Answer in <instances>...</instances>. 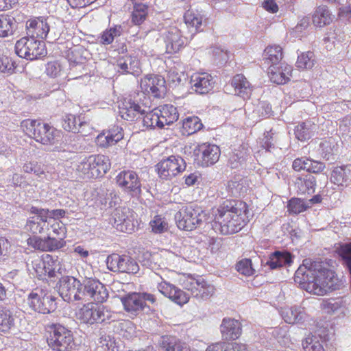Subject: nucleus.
Returning <instances> with one entry per match:
<instances>
[{"instance_id": "nucleus-4", "label": "nucleus", "mask_w": 351, "mask_h": 351, "mask_svg": "<svg viewBox=\"0 0 351 351\" xmlns=\"http://www.w3.org/2000/svg\"><path fill=\"white\" fill-rule=\"evenodd\" d=\"M110 167V159L105 155H92L82 160L76 168L80 177L84 179L103 176Z\"/></svg>"}, {"instance_id": "nucleus-61", "label": "nucleus", "mask_w": 351, "mask_h": 351, "mask_svg": "<svg viewBox=\"0 0 351 351\" xmlns=\"http://www.w3.org/2000/svg\"><path fill=\"white\" fill-rule=\"evenodd\" d=\"M14 62L7 56H0V71L10 74L14 69Z\"/></svg>"}, {"instance_id": "nucleus-20", "label": "nucleus", "mask_w": 351, "mask_h": 351, "mask_svg": "<svg viewBox=\"0 0 351 351\" xmlns=\"http://www.w3.org/2000/svg\"><path fill=\"white\" fill-rule=\"evenodd\" d=\"M141 86L145 92L157 98L163 97L167 91L164 77L158 75L146 76L141 80Z\"/></svg>"}, {"instance_id": "nucleus-48", "label": "nucleus", "mask_w": 351, "mask_h": 351, "mask_svg": "<svg viewBox=\"0 0 351 351\" xmlns=\"http://www.w3.org/2000/svg\"><path fill=\"white\" fill-rule=\"evenodd\" d=\"M143 123L144 126L150 128H163L162 122L160 120V117L157 113V110L155 109L153 111H148L146 109V112L142 116Z\"/></svg>"}, {"instance_id": "nucleus-40", "label": "nucleus", "mask_w": 351, "mask_h": 351, "mask_svg": "<svg viewBox=\"0 0 351 351\" xmlns=\"http://www.w3.org/2000/svg\"><path fill=\"white\" fill-rule=\"evenodd\" d=\"M317 130V125L311 121H306L298 125L295 128L296 138L300 141L310 139Z\"/></svg>"}, {"instance_id": "nucleus-6", "label": "nucleus", "mask_w": 351, "mask_h": 351, "mask_svg": "<svg viewBox=\"0 0 351 351\" xmlns=\"http://www.w3.org/2000/svg\"><path fill=\"white\" fill-rule=\"evenodd\" d=\"M178 227L186 231H191L203 222L208 223V217L202 208L186 206L182 207L175 215Z\"/></svg>"}, {"instance_id": "nucleus-36", "label": "nucleus", "mask_w": 351, "mask_h": 351, "mask_svg": "<svg viewBox=\"0 0 351 351\" xmlns=\"http://www.w3.org/2000/svg\"><path fill=\"white\" fill-rule=\"evenodd\" d=\"M280 315L285 322L295 324L304 319L305 313L299 306H285L281 308Z\"/></svg>"}, {"instance_id": "nucleus-22", "label": "nucleus", "mask_w": 351, "mask_h": 351, "mask_svg": "<svg viewBox=\"0 0 351 351\" xmlns=\"http://www.w3.org/2000/svg\"><path fill=\"white\" fill-rule=\"evenodd\" d=\"M31 263L27 262V268L32 274H35L39 279H44L47 276L53 278L56 276L54 269L51 267L49 263H46L38 256L31 258Z\"/></svg>"}, {"instance_id": "nucleus-60", "label": "nucleus", "mask_w": 351, "mask_h": 351, "mask_svg": "<svg viewBox=\"0 0 351 351\" xmlns=\"http://www.w3.org/2000/svg\"><path fill=\"white\" fill-rule=\"evenodd\" d=\"M152 232L160 234L167 230V223L160 216H156L149 223Z\"/></svg>"}, {"instance_id": "nucleus-63", "label": "nucleus", "mask_w": 351, "mask_h": 351, "mask_svg": "<svg viewBox=\"0 0 351 351\" xmlns=\"http://www.w3.org/2000/svg\"><path fill=\"white\" fill-rule=\"evenodd\" d=\"M339 130L343 134H348L351 131V118L345 117L339 123Z\"/></svg>"}, {"instance_id": "nucleus-37", "label": "nucleus", "mask_w": 351, "mask_h": 351, "mask_svg": "<svg viewBox=\"0 0 351 351\" xmlns=\"http://www.w3.org/2000/svg\"><path fill=\"white\" fill-rule=\"evenodd\" d=\"M157 110V113L160 117V120L162 122V127L169 125L178 119L179 114L177 108L173 105L165 104L160 106Z\"/></svg>"}, {"instance_id": "nucleus-18", "label": "nucleus", "mask_w": 351, "mask_h": 351, "mask_svg": "<svg viewBox=\"0 0 351 351\" xmlns=\"http://www.w3.org/2000/svg\"><path fill=\"white\" fill-rule=\"evenodd\" d=\"M117 183L132 196L141 193V183L137 173L133 171H122L117 176Z\"/></svg>"}, {"instance_id": "nucleus-58", "label": "nucleus", "mask_w": 351, "mask_h": 351, "mask_svg": "<svg viewBox=\"0 0 351 351\" xmlns=\"http://www.w3.org/2000/svg\"><path fill=\"white\" fill-rule=\"evenodd\" d=\"M253 113L260 118L269 117L272 114L271 106L267 101H260Z\"/></svg>"}, {"instance_id": "nucleus-54", "label": "nucleus", "mask_w": 351, "mask_h": 351, "mask_svg": "<svg viewBox=\"0 0 351 351\" xmlns=\"http://www.w3.org/2000/svg\"><path fill=\"white\" fill-rule=\"evenodd\" d=\"M236 269L239 274L245 276H252L255 272L252 261L249 258H243L239 261L236 265Z\"/></svg>"}, {"instance_id": "nucleus-1", "label": "nucleus", "mask_w": 351, "mask_h": 351, "mask_svg": "<svg viewBox=\"0 0 351 351\" xmlns=\"http://www.w3.org/2000/svg\"><path fill=\"white\" fill-rule=\"evenodd\" d=\"M294 281L307 292L324 295L339 289L340 282L326 263L305 259L296 270Z\"/></svg>"}, {"instance_id": "nucleus-15", "label": "nucleus", "mask_w": 351, "mask_h": 351, "mask_svg": "<svg viewBox=\"0 0 351 351\" xmlns=\"http://www.w3.org/2000/svg\"><path fill=\"white\" fill-rule=\"evenodd\" d=\"M184 288L191 292V296L199 300H206L215 293V287L204 278H190L184 282Z\"/></svg>"}, {"instance_id": "nucleus-33", "label": "nucleus", "mask_w": 351, "mask_h": 351, "mask_svg": "<svg viewBox=\"0 0 351 351\" xmlns=\"http://www.w3.org/2000/svg\"><path fill=\"white\" fill-rule=\"evenodd\" d=\"M231 86L234 88V94L243 99L249 98L252 94V86L242 74H237L233 77Z\"/></svg>"}, {"instance_id": "nucleus-56", "label": "nucleus", "mask_w": 351, "mask_h": 351, "mask_svg": "<svg viewBox=\"0 0 351 351\" xmlns=\"http://www.w3.org/2000/svg\"><path fill=\"white\" fill-rule=\"evenodd\" d=\"M23 170L27 173H33L38 178H42L45 175V171L40 164L36 161H29L25 162L23 166Z\"/></svg>"}, {"instance_id": "nucleus-2", "label": "nucleus", "mask_w": 351, "mask_h": 351, "mask_svg": "<svg viewBox=\"0 0 351 351\" xmlns=\"http://www.w3.org/2000/svg\"><path fill=\"white\" fill-rule=\"evenodd\" d=\"M215 220L210 223L216 232L227 235L239 232L244 226L242 208H238L234 202L227 201L217 209Z\"/></svg>"}, {"instance_id": "nucleus-44", "label": "nucleus", "mask_w": 351, "mask_h": 351, "mask_svg": "<svg viewBox=\"0 0 351 351\" xmlns=\"http://www.w3.org/2000/svg\"><path fill=\"white\" fill-rule=\"evenodd\" d=\"M295 186L302 194L314 193L316 186L315 178L311 175L306 176L303 179L298 178L295 181Z\"/></svg>"}, {"instance_id": "nucleus-55", "label": "nucleus", "mask_w": 351, "mask_h": 351, "mask_svg": "<svg viewBox=\"0 0 351 351\" xmlns=\"http://www.w3.org/2000/svg\"><path fill=\"white\" fill-rule=\"evenodd\" d=\"M302 347L304 351H324L323 346L315 336L306 337L302 341Z\"/></svg>"}, {"instance_id": "nucleus-14", "label": "nucleus", "mask_w": 351, "mask_h": 351, "mask_svg": "<svg viewBox=\"0 0 351 351\" xmlns=\"http://www.w3.org/2000/svg\"><path fill=\"white\" fill-rule=\"evenodd\" d=\"M106 265L113 272L135 274L139 271L136 261L127 255L112 254L106 258Z\"/></svg>"}, {"instance_id": "nucleus-7", "label": "nucleus", "mask_w": 351, "mask_h": 351, "mask_svg": "<svg viewBox=\"0 0 351 351\" xmlns=\"http://www.w3.org/2000/svg\"><path fill=\"white\" fill-rule=\"evenodd\" d=\"M147 101L143 92L130 95L124 99L122 106L119 108L120 116L128 121H135L141 119L146 112Z\"/></svg>"}, {"instance_id": "nucleus-38", "label": "nucleus", "mask_w": 351, "mask_h": 351, "mask_svg": "<svg viewBox=\"0 0 351 351\" xmlns=\"http://www.w3.org/2000/svg\"><path fill=\"white\" fill-rule=\"evenodd\" d=\"M34 215L35 216L29 217L27 220L25 228L34 234H40L47 230L49 222L45 217H41V214Z\"/></svg>"}, {"instance_id": "nucleus-52", "label": "nucleus", "mask_w": 351, "mask_h": 351, "mask_svg": "<svg viewBox=\"0 0 351 351\" xmlns=\"http://www.w3.org/2000/svg\"><path fill=\"white\" fill-rule=\"evenodd\" d=\"M315 62L314 53L311 51H307L298 56L296 66L299 69H311L314 66Z\"/></svg>"}, {"instance_id": "nucleus-16", "label": "nucleus", "mask_w": 351, "mask_h": 351, "mask_svg": "<svg viewBox=\"0 0 351 351\" xmlns=\"http://www.w3.org/2000/svg\"><path fill=\"white\" fill-rule=\"evenodd\" d=\"M134 213L128 207L116 208L111 214L110 221L118 230L130 233L134 230Z\"/></svg>"}, {"instance_id": "nucleus-31", "label": "nucleus", "mask_w": 351, "mask_h": 351, "mask_svg": "<svg viewBox=\"0 0 351 351\" xmlns=\"http://www.w3.org/2000/svg\"><path fill=\"white\" fill-rule=\"evenodd\" d=\"M250 155V149L244 145H240L232 150L228 159V165L232 169L243 168Z\"/></svg>"}, {"instance_id": "nucleus-51", "label": "nucleus", "mask_w": 351, "mask_h": 351, "mask_svg": "<svg viewBox=\"0 0 351 351\" xmlns=\"http://www.w3.org/2000/svg\"><path fill=\"white\" fill-rule=\"evenodd\" d=\"M121 25H115L113 27L106 29L100 36V42L103 45L111 44L114 38L120 36L122 33Z\"/></svg>"}, {"instance_id": "nucleus-41", "label": "nucleus", "mask_w": 351, "mask_h": 351, "mask_svg": "<svg viewBox=\"0 0 351 351\" xmlns=\"http://www.w3.org/2000/svg\"><path fill=\"white\" fill-rule=\"evenodd\" d=\"M312 19L315 26L322 27L329 25L332 21V17L328 7L322 5L316 8Z\"/></svg>"}, {"instance_id": "nucleus-9", "label": "nucleus", "mask_w": 351, "mask_h": 351, "mask_svg": "<svg viewBox=\"0 0 351 351\" xmlns=\"http://www.w3.org/2000/svg\"><path fill=\"white\" fill-rule=\"evenodd\" d=\"M15 52L21 58L34 60L47 55L45 43L40 40L24 36L16 41Z\"/></svg>"}, {"instance_id": "nucleus-21", "label": "nucleus", "mask_w": 351, "mask_h": 351, "mask_svg": "<svg viewBox=\"0 0 351 351\" xmlns=\"http://www.w3.org/2000/svg\"><path fill=\"white\" fill-rule=\"evenodd\" d=\"M157 289L163 295L179 305L187 303L189 300L188 293L165 280L158 282Z\"/></svg>"}, {"instance_id": "nucleus-62", "label": "nucleus", "mask_w": 351, "mask_h": 351, "mask_svg": "<svg viewBox=\"0 0 351 351\" xmlns=\"http://www.w3.org/2000/svg\"><path fill=\"white\" fill-rule=\"evenodd\" d=\"M60 71V64L57 62H49L46 65V73L50 77H56Z\"/></svg>"}, {"instance_id": "nucleus-43", "label": "nucleus", "mask_w": 351, "mask_h": 351, "mask_svg": "<svg viewBox=\"0 0 351 351\" xmlns=\"http://www.w3.org/2000/svg\"><path fill=\"white\" fill-rule=\"evenodd\" d=\"M280 46L267 47L263 53V60L270 66H277L282 58V51Z\"/></svg>"}, {"instance_id": "nucleus-3", "label": "nucleus", "mask_w": 351, "mask_h": 351, "mask_svg": "<svg viewBox=\"0 0 351 351\" xmlns=\"http://www.w3.org/2000/svg\"><path fill=\"white\" fill-rule=\"evenodd\" d=\"M21 128L26 134L43 145H53L60 141V132L40 121L24 120Z\"/></svg>"}, {"instance_id": "nucleus-53", "label": "nucleus", "mask_w": 351, "mask_h": 351, "mask_svg": "<svg viewBox=\"0 0 351 351\" xmlns=\"http://www.w3.org/2000/svg\"><path fill=\"white\" fill-rule=\"evenodd\" d=\"M310 207L311 204H306V202L300 198H292L288 204L289 211L294 214H299Z\"/></svg>"}, {"instance_id": "nucleus-30", "label": "nucleus", "mask_w": 351, "mask_h": 351, "mask_svg": "<svg viewBox=\"0 0 351 351\" xmlns=\"http://www.w3.org/2000/svg\"><path fill=\"white\" fill-rule=\"evenodd\" d=\"M292 68L291 66L280 63V66H269L268 74L271 82L277 84L287 83L291 75Z\"/></svg>"}, {"instance_id": "nucleus-26", "label": "nucleus", "mask_w": 351, "mask_h": 351, "mask_svg": "<svg viewBox=\"0 0 351 351\" xmlns=\"http://www.w3.org/2000/svg\"><path fill=\"white\" fill-rule=\"evenodd\" d=\"M166 51L168 53H175L179 51L185 44V38L180 31L176 27H171L165 35Z\"/></svg>"}, {"instance_id": "nucleus-13", "label": "nucleus", "mask_w": 351, "mask_h": 351, "mask_svg": "<svg viewBox=\"0 0 351 351\" xmlns=\"http://www.w3.org/2000/svg\"><path fill=\"white\" fill-rule=\"evenodd\" d=\"M111 318V312L104 306L93 303L84 305L78 313V319L84 324L103 323Z\"/></svg>"}, {"instance_id": "nucleus-46", "label": "nucleus", "mask_w": 351, "mask_h": 351, "mask_svg": "<svg viewBox=\"0 0 351 351\" xmlns=\"http://www.w3.org/2000/svg\"><path fill=\"white\" fill-rule=\"evenodd\" d=\"M15 19L8 15H0V37L5 38L14 34Z\"/></svg>"}, {"instance_id": "nucleus-34", "label": "nucleus", "mask_w": 351, "mask_h": 351, "mask_svg": "<svg viewBox=\"0 0 351 351\" xmlns=\"http://www.w3.org/2000/svg\"><path fill=\"white\" fill-rule=\"evenodd\" d=\"M291 263L292 256L289 252L276 251L270 254L265 265H268L271 269H276Z\"/></svg>"}, {"instance_id": "nucleus-27", "label": "nucleus", "mask_w": 351, "mask_h": 351, "mask_svg": "<svg viewBox=\"0 0 351 351\" xmlns=\"http://www.w3.org/2000/svg\"><path fill=\"white\" fill-rule=\"evenodd\" d=\"M123 138L122 128L113 125L108 130L103 132L97 137V144L101 147H108L115 145Z\"/></svg>"}, {"instance_id": "nucleus-5", "label": "nucleus", "mask_w": 351, "mask_h": 351, "mask_svg": "<svg viewBox=\"0 0 351 351\" xmlns=\"http://www.w3.org/2000/svg\"><path fill=\"white\" fill-rule=\"evenodd\" d=\"M49 336L47 338L49 346L54 351H71L75 346L73 332L67 327L58 324L47 326Z\"/></svg>"}, {"instance_id": "nucleus-12", "label": "nucleus", "mask_w": 351, "mask_h": 351, "mask_svg": "<svg viewBox=\"0 0 351 351\" xmlns=\"http://www.w3.org/2000/svg\"><path fill=\"white\" fill-rule=\"evenodd\" d=\"M58 293L62 298L67 302L81 301L82 280L71 276H62L58 283Z\"/></svg>"}, {"instance_id": "nucleus-42", "label": "nucleus", "mask_w": 351, "mask_h": 351, "mask_svg": "<svg viewBox=\"0 0 351 351\" xmlns=\"http://www.w3.org/2000/svg\"><path fill=\"white\" fill-rule=\"evenodd\" d=\"M184 19L187 27L192 29L191 32L194 31L193 34L202 30L203 17L197 10H187L184 15Z\"/></svg>"}, {"instance_id": "nucleus-45", "label": "nucleus", "mask_w": 351, "mask_h": 351, "mask_svg": "<svg viewBox=\"0 0 351 351\" xmlns=\"http://www.w3.org/2000/svg\"><path fill=\"white\" fill-rule=\"evenodd\" d=\"M14 326V318L11 312L0 306V332H8Z\"/></svg>"}, {"instance_id": "nucleus-50", "label": "nucleus", "mask_w": 351, "mask_h": 351, "mask_svg": "<svg viewBox=\"0 0 351 351\" xmlns=\"http://www.w3.org/2000/svg\"><path fill=\"white\" fill-rule=\"evenodd\" d=\"M29 212L32 214H41V217H45L47 219H59L64 216L66 212L63 209L49 210L47 208H41L36 206H32Z\"/></svg>"}, {"instance_id": "nucleus-47", "label": "nucleus", "mask_w": 351, "mask_h": 351, "mask_svg": "<svg viewBox=\"0 0 351 351\" xmlns=\"http://www.w3.org/2000/svg\"><path fill=\"white\" fill-rule=\"evenodd\" d=\"M148 13V7L143 3H134V10L132 11L131 19L133 24L140 25L142 24Z\"/></svg>"}, {"instance_id": "nucleus-57", "label": "nucleus", "mask_w": 351, "mask_h": 351, "mask_svg": "<svg viewBox=\"0 0 351 351\" xmlns=\"http://www.w3.org/2000/svg\"><path fill=\"white\" fill-rule=\"evenodd\" d=\"M271 334L280 344L286 345L289 340L287 326L272 328Z\"/></svg>"}, {"instance_id": "nucleus-17", "label": "nucleus", "mask_w": 351, "mask_h": 351, "mask_svg": "<svg viewBox=\"0 0 351 351\" xmlns=\"http://www.w3.org/2000/svg\"><path fill=\"white\" fill-rule=\"evenodd\" d=\"M220 149L213 144L202 143L194 149L197 163L202 167H209L215 164L220 156Z\"/></svg>"}, {"instance_id": "nucleus-10", "label": "nucleus", "mask_w": 351, "mask_h": 351, "mask_svg": "<svg viewBox=\"0 0 351 351\" xmlns=\"http://www.w3.org/2000/svg\"><path fill=\"white\" fill-rule=\"evenodd\" d=\"M82 302L102 303L108 298L106 286L99 280L93 278L82 279Z\"/></svg>"}, {"instance_id": "nucleus-49", "label": "nucleus", "mask_w": 351, "mask_h": 351, "mask_svg": "<svg viewBox=\"0 0 351 351\" xmlns=\"http://www.w3.org/2000/svg\"><path fill=\"white\" fill-rule=\"evenodd\" d=\"M182 128L188 135L193 134L203 128L201 120L197 117H189L184 119Z\"/></svg>"}, {"instance_id": "nucleus-23", "label": "nucleus", "mask_w": 351, "mask_h": 351, "mask_svg": "<svg viewBox=\"0 0 351 351\" xmlns=\"http://www.w3.org/2000/svg\"><path fill=\"white\" fill-rule=\"evenodd\" d=\"M191 88L200 95L208 93L213 88V79L206 73H195L190 80Z\"/></svg>"}, {"instance_id": "nucleus-35", "label": "nucleus", "mask_w": 351, "mask_h": 351, "mask_svg": "<svg viewBox=\"0 0 351 351\" xmlns=\"http://www.w3.org/2000/svg\"><path fill=\"white\" fill-rule=\"evenodd\" d=\"M159 345L163 351H190L186 343L173 336L162 337Z\"/></svg>"}, {"instance_id": "nucleus-64", "label": "nucleus", "mask_w": 351, "mask_h": 351, "mask_svg": "<svg viewBox=\"0 0 351 351\" xmlns=\"http://www.w3.org/2000/svg\"><path fill=\"white\" fill-rule=\"evenodd\" d=\"M225 351H247L246 346L242 343H226Z\"/></svg>"}, {"instance_id": "nucleus-8", "label": "nucleus", "mask_w": 351, "mask_h": 351, "mask_svg": "<svg viewBox=\"0 0 351 351\" xmlns=\"http://www.w3.org/2000/svg\"><path fill=\"white\" fill-rule=\"evenodd\" d=\"M55 300L56 298L47 289L37 287L29 293L25 301L35 312L47 314L56 309Z\"/></svg>"}, {"instance_id": "nucleus-28", "label": "nucleus", "mask_w": 351, "mask_h": 351, "mask_svg": "<svg viewBox=\"0 0 351 351\" xmlns=\"http://www.w3.org/2000/svg\"><path fill=\"white\" fill-rule=\"evenodd\" d=\"M27 36L36 39H44L49 32V26L42 19H31L26 23Z\"/></svg>"}, {"instance_id": "nucleus-32", "label": "nucleus", "mask_w": 351, "mask_h": 351, "mask_svg": "<svg viewBox=\"0 0 351 351\" xmlns=\"http://www.w3.org/2000/svg\"><path fill=\"white\" fill-rule=\"evenodd\" d=\"M62 128L69 132L73 133H82L85 128L88 126V123L84 120V117L80 116L76 117L71 114H66L62 118Z\"/></svg>"}, {"instance_id": "nucleus-39", "label": "nucleus", "mask_w": 351, "mask_h": 351, "mask_svg": "<svg viewBox=\"0 0 351 351\" xmlns=\"http://www.w3.org/2000/svg\"><path fill=\"white\" fill-rule=\"evenodd\" d=\"M330 181L338 186H344L351 181V171L347 166L336 167L332 171Z\"/></svg>"}, {"instance_id": "nucleus-59", "label": "nucleus", "mask_w": 351, "mask_h": 351, "mask_svg": "<svg viewBox=\"0 0 351 351\" xmlns=\"http://www.w3.org/2000/svg\"><path fill=\"white\" fill-rule=\"evenodd\" d=\"M49 232H51L52 236L59 237L60 239H64L66 235V230L64 225L62 223L53 221L50 228H47Z\"/></svg>"}, {"instance_id": "nucleus-19", "label": "nucleus", "mask_w": 351, "mask_h": 351, "mask_svg": "<svg viewBox=\"0 0 351 351\" xmlns=\"http://www.w3.org/2000/svg\"><path fill=\"white\" fill-rule=\"evenodd\" d=\"M28 244L36 250L54 251L63 247L66 245V241L64 239H60L59 237L52 236L51 232H49L47 237L45 239L38 237L29 238Z\"/></svg>"}, {"instance_id": "nucleus-29", "label": "nucleus", "mask_w": 351, "mask_h": 351, "mask_svg": "<svg viewBox=\"0 0 351 351\" xmlns=\"http://www.w3.org/2000/svg\"><path fill=\"white\" fill-rule=\"evenodd\" d=\"M118 71L122 74L139 75L141 73L140 63L135 56H125L117 60Z\"/></svg>"}, {"instance_id": "nucleus-24", "label": "nucleus", "mask_w": 351, "mask_h": 351, "mask_svg": "<svg viewBox=\"0 0 351 351\" xmlns=\"http://www.w3.org/2000/svg\"><path fill=\"white\" fill-rule=\"evenodd\" d=\"M141 293L133 292L121 297L120 300L125 311L136 315L145 309Z\"/></svg>"}, {"instance_id": "nucleus-11", "label": "nucleus", "mask_w": 351, "mask_h": 351, "mask_svg": "<svg viewBox=\"0 0 351 351\" xmlns=\"http://www.w3.org/2000/svg\"><path fill=\"white\" fill-rule=\"evenodd\" d=\"M186 167L185 160L178 155H172L162 159L156 165V171L159 178L165 180H171L182 173Z\"/></svg>"}, {"instance_id": "nucleus-25", "label": "nucleus", "mask_w": 351, "mask_h": 351, "mask_svg": "<svg viewBox=\"0 0 351 351\" xmlns=\"http://www.w3.org/2000/svg\"><path fill=\"white\" fill-rule=\"evenodd\" d=\"M220 331L223 340H234L241 334V324L237 319L223 318L220 326Z\"/></svg>"}]
</instances>
